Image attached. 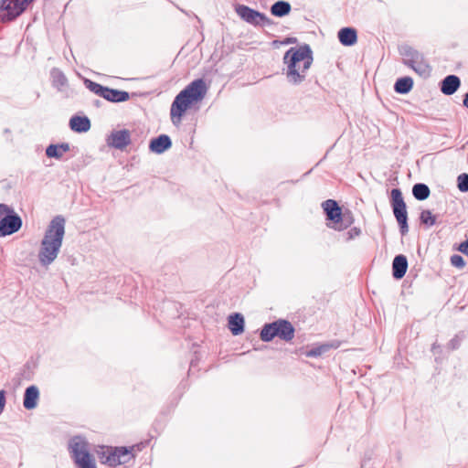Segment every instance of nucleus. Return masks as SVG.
<instances>
[{"instance_id":"obj_1","label":"nucleus","mask_w":468,"mask_h":468,"mask_svg":"<svg viewBox=\"0 0 468 468\" xmlns=\"http://www.w3.org/2000/svg\"><path fill=\"white\" fill-rule=\"evenodd\" d=\"M313 60V51L308 44L288 49L283 56L288 81L293 85L302 83Z\"/></svg>"},{"instance_id":"obj_2","label":"nucleus","mask_w":468,"mask_h":468,"mask_svg":"<svg viewBox=\"0 0 468 468\" xmlns=\"http://www.w3.org/2000/svg\"><path fill=\"white\" fill-rule=\"evenodd\" d=\"M65 234V218L56 216L49 223L38 251L41 265H50L58 257Z\"/></svg>"},{"instance_id":"obj_3","label":"nucleus","mask_w":468,"mask_h":468,"mask_svg":"<svg viewBox=\"0 0 468 468\" xmlns=\"http://www.w3.org/2000/svg\"><path fill=\"white\" fill-rule=\"evenodd\" d=\"M206 93L207 86L202 79L193 80L183 90H181L176 96L171 105L170 115L173 123H179L182 116L190 105L194 102L202 101Z\"/></svg>"},{"instance_id":"obj_4","label":"nucleus","mask_w":468,"mask_h":468,"mask_svg":"<svg viewBox=\"0 0 468 468\" xmlns=\"http://www.w3.org/2000/svg\"><path fill=\"white\" fill-rule=\"evenodd\" d=\"M398 49L403 65L423 79L431 75L432 68L422 52L408 44L400 45Z\"/></svg>"},{"instance_id":"obj_5","label":"nucleus","mask_w":468,"mask_h":468,"mask_svg":"<svg viewBox=\"0 0 468 468\" xmlns=\"http://www.w3.org/2000/svg\"><path fill=\"white\" fill-rule=\"evenodd\" d=\"M390 206L399 227V232L402 236H405L409 232L408 211L399 188H393L391 190Z\"/></svg>"},{"instance_id":"obj_6","label":"nucleus","mask_w":468,"mask_h":468,"mask_svg":"<svg viewBox=\"0 0 468 468\" xmlns=\"http://www.w3.org/2000/svg\"><path fill=\"white\" fill-rule=\"evenodd\" d=\"M234 11L243 22L254 27H264L273 25V21L264 13L255 10L248 5L236 4L234 5Z\"/></svg>"},{"instance_id":"obj_7","label":"nucleus","mask_w":468,"mask_h":468,"mask_svg":"<svg viewBox=\"0 0 468 468\" xmlns=\"http://www.w3.org/2000/svg\"><path fill=\"white\" fill-rule=\"evenodd\" d=\"M133 450V446L130 448L123 446L114 448L111 447L107 452H103V456L107 453L104 463L112 467L128 463L134 458V455L132 452Z\"/></svg>"},{"instance_id":"obj_8","label":"nucleus","mask_w":468,"mask_h":468,"mask_svg":"<svg viewBox=\"0 0 468 468\" xmlns=\"http://www.w3.org/2000/svg\"><path fill=\"white\" fill-rule=\"evenodd\" d=\"M21 227V218L14 211L13 213H8L0 220V237L12 235L18 231Z\"/></svg>"},{"instance_id":"obj_9","label":"nucleus","mask_w":468,"mask_h":468,"mask_svg":"<svg viewBox=\"0 0 468 468\" xmlns=\"http://www.w3.org/2000/svg\"><path fill=\"white\" fill-rule=\"evenodd\" d=\"M131 142V133L126 129L112 131L106 139V143L110 147L118 150L125 149Z\"/></svg>"},{"instance_id":"obj_10","label":"nucleus","mask_w":468,"mask_h":468,"mask_svg":"<svg viewBox=\"0 0 468 468\" xmlns=\"http://www.w3.org/2000/svg\"><path fill=\"white\" fill-rule=\"evenodd\" d=\"M273 325L275 328V337H279L280 339L290 342L294 337L295 329L291 322L279 319L273 322Z\"/></svg>"},{"instance_id":"obj_11","label":"nucleus","mask_w":468,"mask_h":468,"mask_svg":"<svg viewBox=\"0 0 468 468\" xmlns=\"http://www.w3.org/2000/svg\"><path fill=\"white\" fill-rule=\"evenodd\" d=\"M322 207L327 220L332 221L334 226L338 225V221L342 218V210L338 203L334 199H327L322 203Z\"/></svg>"},{"instance_id":"obj_12","label":"nucleus","mask_w":468,"mask_h":468,"mask_svg":"<svg viewBox=\"0 0 468 468\" xmlns=\"http://www.w3.org/2000/svg\"><path fill=\"white\" fill-rule=\"evenodd\" d=\"M461 86V80L456 75L446 76L440 83L441 91L444 95H452Z\"/></svg>"},{"instance_id":"obj_13","label":"nucleus","mask_w":468,"mask_h":468,"mask_svg":"<svg viewBox=\"0 0 468 468\" xmlns=\"http://www.w3.org/2000/svg\"><path fill=\"white\" fill-rule=\"evenodd\" d=\"M172 146V141L166 134H161L151 140L149 149L154 154H163Z\"/></svg>"},{"instance_id":"obj_14","label":"nucleus","mask_w":468,"mask_h":468,"mask_svg":"<svg viewBox=\"0 0 468 468\" xmlns=\"http://www.w3.org/2000/svg\"><path fill=\"white\" fill-rule=\"evenodd\" d=\"M408 270V260L405 255H397L392 262V275L396 280L402 279Z\"/></svg>"},{"instance_id":"obj_15","label":"nucleus","mask_w":468,"mask_h":468,"mask_svg":"<svg viewBox=\"0 0 468 468\" xmlns=\"http://www.w3.org/2000/svg\"><path fill=\"white\" fill-rule=\"evenodd\" d=\"M339 42L346 47L353 46L357 41L356 30L353 27H343L337 34Z\"/></svg>"},{"instance_id":"obj_16","label":"nucleus","mask_w":468,"mask_h":468,"mask_svg":"<svg viewBox=\"0 0 468 468\" xmlns=\"http://www.w3.org/2000/svg\"><path fill=\"white\" fill-rule=\"evenodd\" d=\"M39 397L38 388L36 386L27 387L24 393L23 405L27 410H33L37 405Z\"/></svg>"},{"instance_id":"obj_17","label":"nucleus","mask_w":468,"mask_h":468,"mask_svg":"<svg viewBox=\"0 0 468 468\" xmlns=\"http://www.w3.org/2000/svg\"><path fill=\"white\" fill-rule=\"evenodd\" d=\"M69 127L76 133H86L90 129V121L86 116H72L69 120Z\"/></svg>"},{"instance_id":"obj_18","label":"nucleus","mask_w":468,"mask_h":468,"mask_svg":"<svg viewBox=\"0 0 468 468\" xmlns=\"http://www.w3.org/2000/svg\"><path fill=\"white\" fill-rule=\"evenodd\" d=\"M102 98L112 102H123L130 99V94L125 90L106 87Z\"/></svg>"},{"instance_id":"obj_19","label":"nucleus","mask_w":468,"mask_h":468,"mask_svg":"<svg viewBox=\"0 0 468 468\" xmlns=\"http://www.w3.org/2000/svg\"><path fill=\"white\" fill-rule=\"evenodd\" d=\"M229 329L233 335H239L244 331V317L239 313L229 316Z\"/></svg>"},{"instance_id":"obj_20","label":"nucleus","mask_w":468,"mask_h":468,"mask_svg":"<svg viewBox=\"0 0 468 468\" xmlns=\"http://www.w3.org/2000/svg\"><path fill=\"white\" fill-rule=\"evenodd\" d=\"M291 10V4L284 0L276 1L270 8L271 14L276 17H283L289 15Z\"/></svg>"},{"instance_id":"obj_21","label":"nucleus","mask_w":468,"mask_h":468,"mask_svg":"<svg viewBox=\"0 0 468 468\" xmlns=\"http://www.w3.org/2000/svg\"><path fill=\"white\" fill-rule=\"evenodd\" d=\"M69 447L74 461L80 459L84 454H90L86 448L85 442L79 437H76L72 440Z\"/></svg>"},{"instance_id":"obj_22","label":"nucleus","mask_w":468,"mask_h":468,"mask_svg":"<svg viewBox=\"0 0 468 468\" xmlns=\"http://www.w3.org/2000/svg\"><path fill=\"white\" fill-rule=\"evenodd\" d=\"M68 151H69V144L68 143L49 144L46 148V155L49 158L60 159Z\"/></svg>"},{"instance_id":"obj_23","label":"nucleus","mask_w":468,"mask_h":468,"mask_svg":"<svg viewBox=\"0 0 468 468\" xmlns=\"http://www.w3.org/2000/svg\"><path fill=\"white\" fill-rule=\"evenodd\" d=\"M412 88L413 80L408 76L398 79L394 84V90L399 94H407Z\"/></svg>"},{"instance_id":"obj_24","label":"nucleus","mask_w":468,"mask_h":468,"mask_svg":"<svg viewBox=\"0 0 468 468\" xmlns=\"http://www.w3.org/2000/svg\"><path fill=\"white\" fill-rule=\"evenodd\" d=\"M430 187L426 184L417 183L412 187V195L417 200H425L430 197Z\"/></svg>"},{"instance_id":"obj_25","label":"nucleus","mask_w":468,"mask_h":468,"mask_svg":"<svg viewBox=\"0 0 468 468\" xmlns=\"http://www.w3.org/2000/svg\"><path fill=\"white\" fill-rule=\"evenodd\" d=\"M354 216L350 210L342 212V218L338 221V225L333 226L335 230H343L350 227L354 223Z\"/></svg>"},{"instance_id":"obj_26","label":"nucleus","mask_w":468,"mask_h":468,"mask_svg":"<svg viewBox=\"0 0 468 468\" xmlns=\"http://www.w3.org/2000/svg\"><path fill=\"white\" fill-rule=\"evenodd\" d=\"M15 6L20 7V5H16V0H15V1L9 0V2L6 4L5 13L0 15L1 20L3 22L12 21L16 18V17L12 16L15 14V12L17 11L16 8H15Z\"/></svg>"},{"instance_id":"obj_27","label":"nucleus","mask_w":468,"mask_h":468,"mask_svg":"<svg viewBox=\"0 0 468 468\" xmlns=\"http://www.w3.org/2000/svg\"><path fill=\"white\" fill-rule=\"evenodd\" d=\"M275 334L276 332L272 322L263 325L260 337L263 342H271L275 337Z\"/></svg>"},{"instance_id":"obj_28","label":"nucleus","mask_w":468,"mask_h":468,"mask_svg":"<svg viewBox=\"0 0 468 468\" xmlns=\"http://www.w3.org/2000/svg\"><path fill=\"white\" fill-rule=\"evenodd\" d=\"M420 222L426 228H431L437 222L436 216L433 215L431 210L424 209L420 214Z\"/></svg>"},{"instance_id":"obj_29","label":"nucleus","mask_w":468,"mask_h":468,"mask_svg":"<svg viewBox=\"0 0 468 468\" xmlns=\"http://www.w3.org/2000/svg\"><path fill=\"white\" fill-rule=\"evenodd\" d=\"M51 77L54 86L60 88L67 85L68 80L61 70L57 69H52Z\"/></svg>"},{"instance_id":"obj_30","label":"nucleus","mask_w":468,"mask_h":468,"mask_svg":"<svg viewBox=\"0 0 468 468\" xmlns=\"http://www.w3.org/2000/svg\"><path fill=\"white\" fill-rule=\"evenodd\" d=\"M74 462L79 468H97L95 462L90 454H84L82 457Z\"/></svg>"},{"instance_id":"obj_31","label":"nucleus","mask_w":468,"mask_h":468,"mask_svg":"<svg viewBox=\"0 0 468 468\" xmlns=\"http://www.w3.org/2000/svg\"><path fill=\"white\" fill-rule=\"evenodd\" d=\"M84 83H85L86 88H88L90 91H92L93 93H95L96 95H99L101 97L103 96L104 90L106 87H104L97 82H94L90 80H85Z\"/></svg>"},{"instance_id":"obj_32","label":"nucleus","mask_w":468,"mask_h":468,"mask_svg":"<svg viewBox=\"0 0 468 468\" xmlns=\"http://www.w3.org/2000/svg\"><path fill=\"white\" fill-rule=\"evenodd\" d=\"M465 335L463 332H460L454 335L453 338H452L449 343L447 344V347L450 350H456L460 347L461 343L464 339Z\"/></svg>"},{"instance_id":"obj_33","label":"nucleus","mask_w":468,"mask_h":468,"mask_svg":"<svg viewBox=\"0 0 468 468\" xmlns=\"http://www.w3.org/2000/svg\"><path fill=\"white\" fill-rule=\"evenodd\" d=\"M330 347L331 346L329 345H322L320 346L314 347L306 352V356L308 357H317L328 351Z\"/></svg>"},{"instance_id":"obj_34","label":"nucleus","mask_w":468,"mask_h":468,"mask_svg":"<svg viewBox=\"0 0 468 468\" xmlns=\"http://www.w3.org/2000/svg\"><path fill=\"white\" fill-rule=\"evenodd\" d=\"M457 187L463 193L468 192V174L463 173L457 176Z\"/></svg>"},{"instance_id":"obj_35","label":"nucleus","mask_w":468,"mask_h":468,"mask_svg":"<svg viewBox=\"0 0 468 468\" xmlns=\"http://www.w3.org/2000/svg\"><path fill=\"white\" fill-rule=\"evenodd\" d=\"M33 1L34 0H16V5H20V7H16L17 11H16L12 16L17 17L18 16H20L25 11L27 5Z\"/></svg>"},{"instance_id":"obj_36","label":"nucleus","mask_w":468,"mask_h":468,"mask_svg":"<svg viewBox=\"0 0 468 468\" xmlns=\"http://www.w3.org/2000/svg\"><path fill=\"white\" fill-rule=\"evenodd\" d=\"M451 263L452 266L463 269L465 266V261L461 255L453 254L451 256Z\"/></svg>"},{"instance_id":"obj_37","label":"nucleus","mask_w":468,"mask_h":468,"mask_svg":"<svg viewBox=\"0 0 468 468\" xmlns=\"http://www.w3.org/2000/svg\"><path fill=\"white\" fill-rule=\"evenodd\" d=\"M361 234V229L357 227L350 229L347 232V240L353 239Z\"/></svg>"},{"instance_id":"obj_38","label":"nucleus","mask_w":468,"mask_h":468,"mask_svg":"<svg viewBox=\"0 0 468 468\" xmlns=\"http://www.w3.org/2000/svg\"><path fill=\"white\" fill-rule=\"evenodd\" d=\"M5 392L4 390H0V414L5 409Z\"/></svg>"},{"instance_id":"obj_39","label":"nucleus","mask_w":468,"mask_h":468,"mask_svg":"<svg viewBox=\"0 0 468 468\" xmlns=\"http://www.w3.org/2000/svg\"><path fill=\"white\" fill-rule=\"evenodd\" d=\"M459 250L468 256V239L460 244Z\"/></svg>"},{"instance_id":"obj_40","label":"nucleus","mask_w":468,"mask_h":468,"mask_svg":"<svg viewBox=\"0 0 468 468\" xmlns=\"http://www.w3.org/2000/svg\"><path fill=\"white\" fill-rule=\"evenodd\" d=\"M295 43H297L296 37H287L282 42V44H295Z\"/></svg>"},{"instance_id":"obj_41","label":"nucleus","mask_w":468,"mask_h":468,"mask_svg":"<svg viewBox=\"0 0 468 468\" xmlns=\"http://www.w3.org/2000/svg\"><path fill=\"white\" fill-rule=\"evenodd\" d=\"M463 105L468 109V91L463 95Z\"/></svg>"},{"instance_id":"obj_42","label":"nucleus","mask_w":468,"mask_h":468,"mask_svg":"<svg viewBox=\"0 0 468 468\" xmlns=\"http://www.w3.org/2000/svg\"><path fill=\"white\" fill-rule=\"evenodd\" d=\"M9 2V0H0V10L5 11L6 4Z\"/></svg>"},{"instance_id":"obj_43","label":"nucleus","mask_w":468,"mask_h":468,"mask_svg":"<svg viewBox=\"0 0 468 468\" xmlns=\"http://www.w3.org/2000/svg\"><path fill=\"white\" fill-rule=\"evenodd\" d=\"M4 133H5V134H10V133H11L10 129H9V128H5V129L4 130Z\"/></svg>"}]
</instances>
